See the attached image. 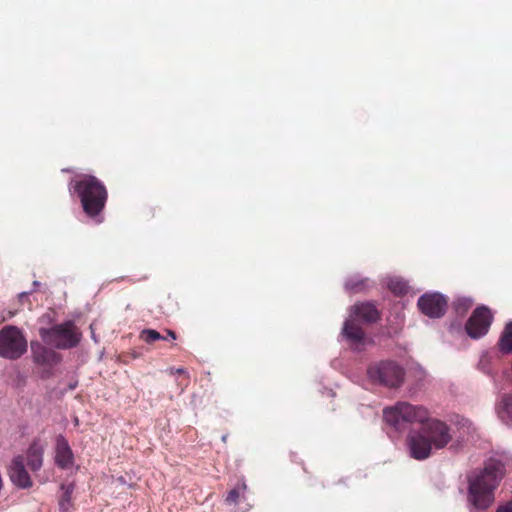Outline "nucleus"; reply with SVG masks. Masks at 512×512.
Masks as SVG:
<instances>
[{
    "label": "nucleus",
    "instance_id": "1",
    "mask_svg": "<svg viewBox=\"0 0 512 512\" xmlns=\"http://www.w3.org/2000/svg\"><path fill=\"white\" fill-rule=\"evenodd\" d=\"M385 421L397 431H404L409 424L422 423L418 431L410 432L407 445L412 458L424 460L433 449H443L453 440L449 426L440 420H428V411L422 406L406 402L397 403L383 411Z\"/></svg>",
    "mask_w": 512,
    "mask_h": 512
},
{
    "label": "nucleus",
    "instance_id": "2",
    "mask_svg": "<svg viewBox=\"0 0 512 512\" xmlns=\"http://www.w3.org/2000/svg\"><path fill=\"white\" fill-rule=\"evenodd\" d=\"M504 476L501 461L490 459L482 469L468 475L467 500L475 509H487L494 502V491Z\"/></svg>",
    "mask_w": 512,
    "mask_h": 512
},
{
    "label": "nucleus",
    "instance_id": "3",
    "mask_svg": "<svg viewBox=\"0 0 512 512\" xmlns=\"http://www.w3.org/2000/svg\"><path fill=\"white\" fill-rule=\"evenodd\" d=\"M70 191L79 197L84 212L100 223V212L104 209L107 200V190L104 184L92 175H80L74 178L69 185Z\"/></svg>",
    "mask_w": 512,
    "mask_h": 512
},
{
    "label": "nucleus",
    "instance_id": "4",
    "mask_svg": "<svg viewBox=\"0 0 512 512\" xmlns=\"http://www.w3.org/2000/svg\"><path fill=\"white\" fill-rule=\"evenodd\" d=\"M379 319L377 308L370 302L355 304L351 307L350 316L344 322L343 337L349 341L354 350L359 351L365 342V335L357 322L372 323Z\"/></svg>",
    "mask_w": 512,
    "mask_h": 512
},
{
    "label": "nucleus",
    "instance_id": "5",
    "mask_svg": "<svg viewBox=\"0 0 512 512\" xmlns=\"http://www.w3.org/2000/svg\"><path fill=\"white\" fill-rule=\"evenodd\" d=\"M39 334L46 345L56 349L73 348L81 340V333L72 321L57 324L51 328H41Z\"/></svg>",
    "mask_w": 512,
    "mask_h": 512
},
{
    "label": "nucleus",
    "instance_id": "6",
    "mask_svg": "<svg viewBox=\"0 0 512 512\" xmlns=\"http://www.w3.org/2000/svg\"><path fill=\"white\" fill-rule=\"evenodd\" d=\"M367 376L373 384L387 388H398L404 381L405 370L395 361L382 360L372 363L368 367Z\"/></svg>",
    "mask_w": 512,
    "mask_h": 512
},
{
    "label": "nucleus",
    "instance_id": "7",
    "mask_svg": "<svg viewBox=\"0 0 512 512\" xmlns=\"http://www.w3.org/2000/svg\"><path fill=\"white\" fill-rule=\"evenodd\" d=\"M27 350V341L22 332L14 326L0 330V356L6 359H18Z\"/></svg>",
    "mask_w": 512,
    "mask_h": 512
},
{
    "label": "nucleus",
    "instance_id": "8",
    "mask_svg": "<svg viewBox=\"0 0 512 512\" xmlns=\"http://www.w3.org/2000/svg\"><path fill=\"white\" fill-rule=\"evenodd\" d=\"M492 321L493 314L491 310L482 305L474 310L465 325V330L472 339H479L488 333Z\"/></svg>",
    "mask_w": 512,
    "mask_h": 512
},
{
    "label": "nucleus",
    "instance_id": "9",
    "mask_svg": "<svg viewBox=\"0 0 512 512\" xmlns=\"http://www.w3.org/2000/svg\"><path fill=\"white\" fill-rule=\"evenodd\" d=\"M417 306L427 317L440 318L445 314L447 300L440 293H426L419 297Z\"/></svg>",
    "mask_w": 512,
    "mask_h": 512
},
{
    "label": "nucleus",
    "instance_id": "10",
    "mask_svg": "<svg viewBox=\"0 0 512 512\" xmlns=\"http://www.w3.org/2000/svg\"><path fill=\"white\" fill-rule=\"evenodd\" d=\"M11 482L21 488L26 489L32 486L31 478L24 466V460L22 456H16L10 466L8 471Z\"/></svg>",
    "mask_w": 512,
    "mask_h": 512
},
{
    "label": "nucleus",
    "instance_id": "11",
    "mask_svg": "<svg viewBox=\"0 0 512 512\" xmlns=\"http://www.w3.org/2000/svg\"><path fill=\"white\" fill-rule=\"evenodd\" d=\"M55 463L62 469H69L74 464L73 452L63 435H59L56 438Z\"/></svg>",
    "mask_w": 512,
    "mask_h": 512
},
{
    "label": "nucleus",
    "instance_id": "12",
    "mask_svg": "<svg viewBox=\"0 0 512 512\" xmlns=\"http://www.w3.org/2000/svg\"><path fill=\"white\" fill-rule=\"evenodd\" d=\"M31 350L34 362L39 365H51L60 361V356L54 350L39 343H32Z\"/></svg>",
    "mask_w": 512,
    "mask_h": 512
},
{
    "label": "nucleus",
    "instance_id": "13",
    "mask_svg": "<svg viewBox=\"0 0 512 512\" xmlns=\"http://www.w3.org/2000/svg\"><path fill=\"white\" fill-rule=\"evenodd\" d=\"M43 446L34 441L27 450V465L32 471H38L43 465Z\"/></svg>",
    "mask_w": 512,
    "mask_h": 512
},
{
    "label": "nucleus",
    "instance_id": "14",
    "mask_svg": "<svg viewBox=\"0 0 512 512\" xmlns=\"http://www.w3.org/2000/svg\"><path fill=\"white\" fill-rule=\"evenodd\" d=\"M499 419L509 425L512 423V395L505 394L501 397L496 406Z\"/></svg>",
    "mask_w": 512,
    "mask_h": 512
},
{
    "label": "nucleus",
    "instance_id": "15",
    "mask_svg": "<svg viewBox=\"0 0 512 512\" xmlns=\"http://www.w3.org/2000/svg\"><path fill=\"white\" fill-rule=\"evenodd\" d=\"M456 428L458 436L455 440L456 446H458L460 443L468 441L470 437L475 432V427L473 426V423L466 418H459L456 422Z\"/></svg>",
    "mask_w": 512,
    "mask_h": 512
},
{
    "label": "nucleus",
    "instance_id": "16",
    "mask_svg": "<svg viewBox=\"0 0 512 512\" xmlns=\"http://www.w3.org/2000/svg\"><path fill=\"white\" fill-rule=\"evenodd\" d=\"M373 286V282L368 278H360V276H353L345 281V290L350 293H359L366 291Z\"/></svg>",
    "mask_w": 512,
    "mask_h": 512
},
{
    "label": "nucleus",
    "instance_id": "17",
    "mask_svg": "<svg viewBox=\"0 0 512 512\" xmlns=\"http://www.w3.org/2000/svg\"><path fill=\"white\" fill-rule=\"evenodd\" d=\"M74 489L75 485L73 483H63L61 485L62 495L59 499V512H71Z\"/></svg>",
    "mask_w": 512,
    "mask_h": 512
},
{
    "label": "nucleus",
    "instance_id": "18",
    "mask_svg": "<svg viewBox=\"0 0 512 512\" xmlns=\"http://www.w3.org/2000/svg\"><path fill=\"white\" fill-rule=\"evenodd\" d=\"M498 345L502 353L508 354L512 352V322L506 324Z\"/></svg>",
    "mask_w": 512,
    "mask_h": 512
},
{
    "label": "nucleus",
    "instance_id": "19",
    "mask_svg": "<svg viewBox=\"0 0 512 512\" xmlns=\"http://www.w3.org/2000/svg\"><path fill=\"white\" fill-rule=\"evenodd\" d=\"M387 287L395 295H403L408 291V283L398 277L390 278L387 282Z\"/></svg>",
    "mask_w": 512,
    "mask_h": 512
},
{
    "label": "nucleus",
    "instance_id": "20",
    "mask_svg": "<svg viewBox=\"0 0 512 512\" xmlns=\"http://www.w3.org/2000/svg\"><path fill=\"white\" fill-rule=\"evenodd\" d=\"M473 301L468 297H459L454 303V309L459 315H464L472 306Z\"/></svg>",
    "mask_w": 512,
    "mask_h": 512
},
{
    "label": "nucleus",
    "instance_id": "21",
    "mask_svg": "<svg viewBox=\"0 0 512 512\" xmlns=\"http://www.w3.org/2000/svg\"><path fill=\"white\" fill-rule=\"evenodd\" d=\"M141 338L146 343H153L157 340H164L165 337H163L158 331L153 329H145L141 332Z\"/></svg>",
    "mask_w": 512,
    "mask_h": 512
},
{
    "label": "nucleus",
    "instance_id": "22",
    "mask_svg": "<svg viewBox=\"0 0 512 512\" xmlns=\"http://www.w3.org/2000/svg\"><path fill=\"white\" fill-rule=\"evenodd\" d=\"M239 498V492L237 489H232L226 496V502L229 504L236 503Z\"/></svg>",
    "mask_w": 512,
    "mask_h": 512
},
{
    "label": "nucleus",
    "instance_id": "23",
    "mask_svg": "<svg viewBox=\"0 0 512 512\" xmlns=\"http://www.w3.org/2000/svg\"><path fill=\"white\" fill-rule=\"evenodd\" d=\"M496 512H512V501L499 506Z\"/></svg>",
    "mask_w": 512,
    "mask_h": 512
},
{
    "label": "nucleus",
    "instance_id": "24",
    "mask_svg": "<svg viewBox=\"0 0 512 512\" xmlns=\"http://www.w3.org/2000/svg\"><path fill=\"white\" fill-rule=\"evenodd\" d=\"M170 373L171 374H175V373H177V374H185L186 371L183 368H177V369L176 368H171L170 369Z\"/></svg>",
    "mask_w": 512,
    "mask_h": 512
},
{
    "label": "nucleus",
    "instance_id": "25",
    "mask_svg": "<svg viewBox=\"0 0 512 512\" xmlns=\"http://www.w3.org/2000/svg\"><path fill=\"white\" fill-rule=\"evenodd\" d=\"M32 285H33V289L31 291L34 292L38 287L41 286V283L39 281L35 280V281H33Z\"/></svg>",
    "mask_w": 512,
    "mask_h": 512
},
{
    "label": "nucleus",
    "instance_id": "26",
    "mask_svg": "<svg viewBox=\"0 0 512 512\" xmlns=\"http://www.w3.org/2000/svg\"><path fill=\"white\" fill-rule=\"evenodd\" d=\"M32 291H27V292H21L19 294V299L22 300L23 298L27 297L29 294H31Z\"/></svg>",
    "mask_w": 512,
    "mask_h": 512
},
{
    "label": "nucleus",
    "instance_id": "27",
    "mask_svg": "<svg viewBox=\"0 0 512 512\" xmlns=\"http://www.w3.org/2000/svg\"><path fill=\"white\" fill-rule=\"evenodd\" d=\"M167 333L170 338L176 339V334L172 330H168Z\"/></svg>",
    "mask_w": 512,
    "mask_h": 512
},
{
    "label": "nucleus",
    "instance_id": "28",
    "mask_svg": "<svg viewBox=\"0 0 512 512\" xmlns=\"http://www.w3.org/2000/svg\"><path fill=\"white\" fill-rule=\"evenodd\" d=\"M227 440V435L222 436V441L225 442Z\"/></svg>",
    "mask_w": 512,
    "mask_h": 512
},
{
    "label": "nucleus",
    "instance_id": "29",
    "mask_svg": "<svg viewBox=\"0 0 512 512\" xmlns=\"http://www.w3.org/2000/svg\"><path fill=\"white\" fill-rule=\"evenodd\" d=\"M118 480H119L121 483H124L123 477H120Z\"/></svg>",
    "mask_w": 512,
    "mask_h": 512
}]
</instances>
